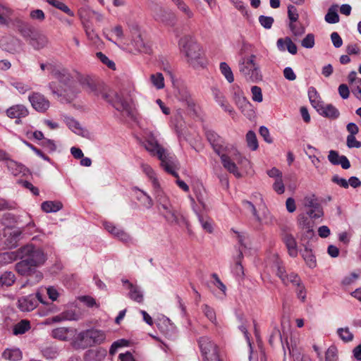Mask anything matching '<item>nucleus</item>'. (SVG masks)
Returning <instances> with one entry per match:
<instances>
[{
  "label": "nucleus",
  "mask_w": 361,
  "mask_h": 361,
  "mask_svg": "<svg viewBox=\"0 0 361 361\" xmlns=\"http://www.w3.org/2000/svg\"><path fill=\"white\" fill-rule=\"evenodd\" d=\"M76 75L78 82L86 92L101 97L111 104L118 111H129L128 103L118 93H108L104 89L97 87L89 77L82 76L78 73Z\"/></svg>",
  "instance_id": "obj_1"
},
{
  "label": "nucleus",
  "mask_w": 361,
  "mask_h": 361,
  "mask_svg": "<svg viewBox=\"0 0 361 361\" xmlns=\"http://www.w3.org/2000/svg\"><path fill=\"white\" fill-rule=\"evenodd\" d=\"M52 71V76L59 81V84L56 82L49 83V88L51 93L59 97L74 96V76L67 68L60 66H57L56 68Z\"/></svg>",
  "instance_id": "obj_2"
},
{
  "label": "nucleus",
  "mask_w": 361,
  "mask_h": 361,
  "mask_svg": "<svg viewBox=\"0 0 361 361\" xmlns=\"http://www.w3.org/2000/svg\"><path fill=\"white\" fill-rule=\"evenodd\" d=\"M178 45L180 53L185 56L187 62L190 66L194 68L204 66L202 49L192 36H183L180 39Z\"/></svg>",
  "instance_id": "obj_3"
},
{
  "label": "nucleus",
  "mask_w": 361,
  "mask_h": 361,
  "mask_svg": "<svg viewBox=\"0 0 361 361\" xmlns=\"http://www.w3.org/2000/svg\"><path fill=\"white\" fill-rule=\"evenodd\" d=\"M154 189L156 190L155 197L159 205V209H162L164 210L162 214L165 219L171 224H180L182 221L185 222V219L174 209L169 198L163 191L159 190V187Z\"/></svg>",
  "instance_id": "obj_4"
},
{
  "label": "nucleus",
  "mask_w": 361,
  "mask_h": 361,
  "mask_svg": "<svg viewBox=\"0 0 361 361\" xmlns=\"http://www.w3.org/2000/svg\"><path fill=\"white\" fill-rule=\"evenodd\" d=\"M256 56L251 54L249 57L242 56L238 61L239 72L247 80L257 82L262 80L259 66L255 62Z\"/></svg>",
  "instance_id": "obj_5"
},
{
  "label": "nucleus",
  "mask_w": 361,
  "mask_h": 361,
  "mask_svg": "<svg viewBox=\"0 0 361 361\" xmlns=\"http://www.w3.org/2000/svg\"><path fill=\"white\" fill-rule=\"evenodd\" d=\"M197 343L202 361H222L218 345L210 338L202 336L198 339Z\"/></svg>",
  "instance_id": "obj_6"
},
{
  "label": "nucleus",
  "mask_w": 361,
  "mask_h": 361,
  "mask_svg": "<svg viewBox=\"0 0 361 361\" xmlns=\"http://www.w3.org/2000/svg\"><path fill=\"white\" fill-rule=\"evenodd\" d=\"M19 252L22 259H25L31 264L39 267L46 262L47 256L44 251L32 245H26L20 248Z\"/></svg>",
  "instance_id": "obj_7"
},
{
  "label": "nucleus",
  "mask_w": 361,
  "mask_h": 361,
  "mask_svg": "<svg viewBox=\"0 0 361 361\" xmlns=\"http://www.w3.org/2000/svg\"><path fill=\"white\" fill-rule=\"evenodd\" d=\"M231 93L235 105L241 113L247 118H251L254 114L252 104L245 97L244 92L240 87L238 85H232L231 87Z\"/></svg>",
  "instance_id": "obj_8"
},
{
  "label": "nucleus",
  "mask_w": 361,
  "mask_h": 361,
  "mask_svg": "<svg viewBox=\"0 0 361 361\" xmlns=\"http://www.w3.org/2000/svg\"><path fill=\"white\" fill-rule=\"evenodd\" d=\"M220 157L221 164L224 168L228 171L230 173L240 178L242 177V173L240 172L237 165L234 162V159H236V157L239 155L238 152L233 147H231L227 149V152H221L218 154Z\"/></svg>",
  "instance_id": "obj_9"
},
{
  "label": "nucleus",
  "mask_w": 361,
  "mask_h": 361,
  "mask_svg": "<svg viewBox=\"0 0 361 361\" xmlns=\"http://www.w3.org/2000/svg\"><path fill=\"white\" fill-rule=\"evenodd\" d=\"M130 31L132 36L130 44L133 47V49L129 47V51L133 53H149L150 47L148 43L145 42L142 37L139 26L137 24L133 25L130 27Z\"/></svg>",
  "instance_id": "obj_10"
},
{
  "label": "nucleus",
  "mask_w": 361,
  "mask_h": 361,
  "mask_svg": "<svg viewBox=\"0 0 361 361\" xmlns=\"http://www.w3.org/2000/svg\"><path fill=\"white\" fill-rule=\"evenodd\" d=\"M21 234L22 232L19 229L4 228L0 232V247L5 249L16 247Z\"/></svg>",
  "instance_id": "obj_11"
},
{
  "label": "nucleus",
  "mask_w": 361,
  "mask_h": 361,
  "mask_svg": "<svg viewBox=\"0 0 361 361\" xmlns=\"http://www.w3.org/2000/svg\"><path fill=\"white\" fill-rule=\"evenodd\" d=\"M158 158L161 161V167L167 173L176 178L178 177V173L176 171L178 169V161L174 154L169 153L164 149L163 153L159 152Z\"/></svg>",
  "instance_id": "obj_12"
},
{
  "label": "nucleus",
  "mask_w": 361,
  "mask_h": 361,
  "mask_svg": "<svg viewBox=\"0 0 361 361\" xmlns=\"http://www.w3.org/2000/svg\"><path fill=\"white\" fill-rule=\"evenodd\" d=\"M38 302L46 304L42 294L39 292L36 295H29L20 298L18 300V307L23 312H30L37 306Z\"/></svg>",
  "instance_id": "obj_13"
},
{
  "label": "nucleus",
  "mask_w": 361,
  "mask_h": 361,
  "mask_svg": "<svg viewBox=\"0 0 361 361\" xmlns=\"http://www.w3.org/2000/svg\"><path fill=\"white\" fill-rule=\"evenodd\" d=\"M37 267L33 266L25 259L16 264V269L18 274L25 276H35V282H38L42 279V274L36 270Z\"/></svg>",
  "instance_id": "obj_14"
},
{
  "label": "nucleus",
  "mask_w": 361,
  "mask_h": 361,
  "mask_svg": "<svg viewBox=\"0 0 361 361\" xmlns=\"http://www.w3.org/2000/svg\"><path fill=\"white\" fill-rule=\"evenodd\" d=\"M205 135L214 151L220 154L221 152H227L231 147L226 145L224 139L212 130H207Z\"/></svg>",
  "instance_id": "obj_15"
},
{
  "label": "nucleus",
  "mask_w": 361,
  "mask_h": 361,
  "mask_svg": "<svg viewBox=\"0 0 361 361\" xmlns=\"http://www.w3.org/2000/svg\"><path fill=\"white\" fill-rule=\"evenodd\" d=\"M212 94L215 102L227 112L233 118L235 116L236 112L233 106L228 103L224 93L216 86L211 88Z\"/></svg>",
  "instance_id": "obj_16"
},
{
  "label": "nucleus",
  "mask_w": 361,
  "mask_h": 361,
  "mask_svg": "<svg viewBox=\"0 0 361 361\" xmlns=\"http://www.w3.org/2000/svg\"><path fill=\"white\" fill-rule=\"evenodd\" d=\"M298 225L302 232L303 238L310 239L314 235V221L307 214L305 213L299 214L298 217Z\"/></svg>",
  "instance_id": "obj_17"
},
{
  "label": "nucleus",
  "mask_w": 361,
  "mask_h": 361,
  "mask_svg": "<svg viewBox=\"0 0 361 361\" xmlns=\"http://www.w3.org/2000/svg\"><path fill=\"white\" fill-rule=\"evenodd\" d=\"M28 99L32 106L38 112L44 113L50 106L49 101L39 92H32L29 95Z\"/></svg>",
  "instance_id": "obj_18"
},
{
  "label": "nucleus",
  "mask_w": 361,
  "mask_h": 361,
  "mask_svg": "<svg viewBox=\"0 0 361 361\" xmlns=\"http://www.w3.org/2000/svg\"><path fill=\"white\" fill-rule=\"evenodd\" d=\"M29 44L35 50L47 47L49 43L48 37L38 31H35L28 39Z\"/></svg>",
  "instance_id": "obj_19"
},
{
  "label": "nucleus",
  "mask_w": 361,
  "mask_h": 361,
  "mask_svg": "<svg viewBox=\"0 0 361 361\" xmlns=\"http://www.w3.org/2000/svg\"><path fill=\"white\" fill-rule=\"evenodd\" d=\"M72 344L75 349H85L93 345L88 329L78 334L73 339Z\"/></svg>",
  "instance_id": "obj_20"
},
{
  "label": "nucleus",
  "mask_w": 361,
  "mask_h": 361,
  "mask_svg": "<svg viewBox=\"0 0 361 361\" xmlns=\"http://www.w3.org/2000/svg\"><path fill=\"white\" fill-rule=\"evenodd\" d=\"M6 115L11 118H16V123H20L21 118L26 117L29 111L27 109L23 104H16L9 107L6 111Z\"/></svg>",
  "instance_id": "obj_21"
},
{
  "label": "nucleus",
  "mask_w": 361,
  "mask_h": 361,
  "mask_svg": "<svg viewBox=\"0 0 361 361\" xmlns=\"http://www.w3.org/2000/svg\"><path fill=\"white\" fill-rule=\"evenodd\" d=\"M75 333L76 330L73 328L59 327L52 330L51 336L60 341H67L71 340Z\"/></svg>",
  "instance_id": "obj_22"
},
{
  "label": "nucleus",
  "mask_w": 361,
  "mask_h": 361,
  "mask_svg": "<svg viewBox=\"0 0 361 361\" xmlns=\"http://www.w3.org/2000/svg\"><path fill=\"white\" fill-rule=\"evenodd\" d=\"M328 160L333 165H341L343 169H348L350 163L345 155H339L336 150H330L328 154Z\"/></svg>",
  "instance_id": "obj_23"
},
{
  "label": "nucleus",
  "mask_w": 361,
  "mask_h": 361,
  "mask_svg": "<svg viewBox=\"0 0 361 361\" xmlns=\"http://www.w3.org/2000/svg\"><path fill=\"white\" fill-rule=\"evenodd\" d=\"M156 20L165 23L166 25L173 26L176 23V16L170 11L159 8V11L155 14Z\"/></svg>",
  "instance_id": "obj_24"
},
{
  "label": "nucleus",
  "mask_w": 361,
  "mask_h": 361,
  "mask_svg": "<svg viewBox=\"0 0 361 361\" xmlns=\"http://www.w3.org/2000/svg\"><path fill=\"white\" fill-rule=\"evenodd\" d=\"M133 191L137 200L139 201L144 207L149 209L153 207V200L147 192L137 187H134Z\"/></svg>",
  "instance_id": "obj_25"
},
{
  "label": "nucleus",
  "mask_w": 361,
  "mask_h": 361,
  "mask_svg": "<svg viewBox=\"0 0 361 361\" xmlns=\"http://www.w3.org/2000/svg\"><path fill=\"white\" fill-rule=\"evenodd\" d=\"M15 25L18 28V30L21 34V35L24 38L27 39V40L36 31L35 30L33 27L31 25H30L27 22H25L20 18H16L15 20Z\"/></svg>",
  "instance_id": "obj_26"
},
{
  "label": "nucleus",
  "mask_w": 361,
  "mask_h": 361,
  "mask_svg": "<svg viewBox=\"0 0 361 361\" xmlns=\"http://www.w3.org/2000/svg\"><path fill=\"white\" fill-rule=\"evenodd\" d=\"M6 166L8 171L15 176L20 174L25 175L27 169L22 164L12 159L11 157L6 163Z\"/></svg>",
  "instance_id": "obj_27"
},
{
  "label": "nucleus",
  "mask_w": 361,
  "mask_h": 361,
  "mask_svg": "<svg viewBox=\"0 0 361 361\" xmlns=\"http://www.w3.org/2000/svg\"><path fill=\"white\" fill-rule=\"evenodd\" d=\"M317 112L322 116L331 119H336L339 117V111L332 104L323 105L317 109Z\"/></svg>",
  "instance_id": "obj_28"
},
{
  "label": "nucleus",
  "mask_w": 361,
  "mask_h": 361,
  "mask_svg": "<svg viewBox=\"0 0 361 361\" xmlns=\"http://www.w3.org/2000/svg\"><path fill=\"white\" fill-rule=\"evenodd\" d=\"M283 240L288 249L289 255L292 257H297L298 254V249L296 240L293 235L286 233L283 236Z\"/></svg>",
  "instance_id": "obj_29"
},
{
  "label": "nucleus",
  "mask_w": 361,
  "mask_h": 361,
  "mask_svg": "<svg viewBox=\"0 0 361 361\" xmlns=\"http://www.w3.org/2000/svg\"><path fill=\"white\" fill-rule=\"evenodd\" d=\"M106 355V350L103 348L88 350L86 351L85 361H102Z\"/></svg>",
  "instance_id": "obj_30"
},
{
  "label": "nucleus",
  "mask_w": 361,
  "mask_h": 361,
  "mask_svg": "<svg viewBox=\"0 0 361 361\" xmlns=\"http://www.w3.org/2000/svg\"><path fill=\"white\" fill-rule=\"evenodd\" d=\"M145 149L153 155H159V152L163 153L165 149L163 148L154 137H149L145 143Z\"/></svg>",
  "instance_id": "obj_31"
},
{
  "label": "nucleus",
  "mask_w": 361,
  "mask_h": 361,
  "mask_svg": "<svg viewBox=\"0 0 361 361\" xmlns=\"http://www.w3.org/2000/svg\"><path fill=\"white\" fill-rule=\"evenodd\" d=\"M307 93L310 104L317 111V109H319L324 103L319 96V94L314 87H309Z\"/></svg>",
  "instance_id": "obj_32"
},
{
  "label": "nucleus",
  "mask_w": 361,
  "mask_h": 361,
  "mask_svg": "<svg viewBox=\"0 0 361 361\" xmlns=\"http://www.w3.org/2000/svg\"><path fill=\"white\" fill-rule=\"evenodd\" d=\"M129 293L128 294V297L133 300V301L137 303H142L144 300V296L142 290L140 287L137 286L133 285V283H129Z\"/></svg>",
  "instance_id": "obj_33"
},
{
  "label": "nucleus",
  "mask_w": 361,
  "mask_h": 361,
  "mask_svg": "<svg viewBox=\"0 0 361 361\" xmlns=\"http://www.w3.org/2000/svg\"><path fill=\"white\" fill-rule=\"evenodd\" d=\"M63 208L59 201H45L41 204V209L46 213L56 212Z\"/></svg>",
  "instance_id": "obj_34"
},
{
  "label": "nucleus",
  "mask_w": 361,
  "mask_h": 361,
  "mask_svg": "<svg viewBox=\"0 0 361 361\" xmlns=\"http://www.w3.org/2000/svg\"><path fill=\"white\" fill-rule=\"evenodd\" d=\"M141 169L145 175L151 180L154 188H158L159 187V181L156 177V173L153 169L148 164L142 163Z\"/></svg>",
  "instance_id": "obj_35"
},
{
  "label": "nucleus",
  "mask_w": 361,
  "mask_h": 361,
  "mask_svg": "<svg viewBox=\"0 0 361 361\" xmlns=\"http://www.w3.org/2000/svg\"><path fill=\"white\" fill-rule=\"evenodd\" d=\"M338 5H332L328 9L327 13L325 15V21L330 24L337 23L340 20L339 16L337 13Z\"/></svg>",
  "instance_id": "obj_36"
},
{
  "label": "nucleus",
  "mask_w": 361,
  "mask_h": 361,
  "mask_svg": "<svg viewBox=\"0 0 361 361\" xmlns=\"http://www.w3.org/2000/svg\"><path fill=\"white\" fill-rule=\"evenodd\" d=\"M30 329V322L27 319H23L13 326V334L16 336L24 334Z\"/></svg>",
  "instance_id": "obj_37"
},
{
  "label": "nucleus",
  "mask_w": 361,
  "mask_h": 361,
  "mask_svg": "<svg viewBox=\"0 0 361 361\" xmlns=\"http://www.w3.org/2000/svg\"><path fill=\"white\" fill-rule=\"evenodd\" d=\"M301 255L306 264L310 268L313 269L317 266L316 257L313 255L312 250L305 247Z\"/></svg>",
  "instance_id": "obj_38"
},
{
  "label": "nucleus",
  "mask_w": 361,
  "mask_h": 361,
  "mask_svg": "<svg viewBox=\"0 0 361 361\" xmlns=\"http://www.w3.org/2000/svg\"><path fill=\"white\" fill-rule=\"evenodd\" d=\"M219 70L228 83H232L234 81L233 71L227 63L221 62L219 64Z\"/></svg>",
  "instance_id": "obj_39"
},
{
  "label": "nucleus",
  "mask_w": 361,
  "mask_h": 361,
  "mask_svg": "<svg viewBox=\"0 0 361 361\" xmlns=\"http://www.w3.org/2000/svg\"><path fill=\"white\" fill-rule=\"evenodd\" d=\"M93 345L102 343L106 338L104 331L95 329H88Z\"/></svg>",
  "instance_id": "obj_40"
},
{
  "label": "nucleus",
  "mask_w": 361,
  "mask_h": 361,
  "mask_svg": "<svg viewBox=\"0 0 361 361\" xmlns=\"http://www.w3.org/2000/svg\"><path fill=\"white\" fill-rule=\"evenodd\" d=\"M288 349L290 355L292 356L293 359V361H312L311 358L308 355L302 354L297 348H294L291 345V347L288 346Z\"/></svg>",
  "instance_id": "obj_41"
},
{
  "label": "nucleus",
  "mask_w": 361,
  "mask_h": 361,
  "mask_svg": "<svg viewBox=\"0 0 361 361\" xmlns=\"http://www.w3.org/2000/svg\"><path fill=\"white\" fill-rule=\"evenodd\" d=\"M150 82L157 90H161L164 87V78L162 73H156L150 75Z\"/></svg>",
  "instance_id": "obj_42"
},
{
  "label": "nucleus",
  "mask_w": 361,
  "mask_h": 361,
  "mask_svg": "<svg viewBox=\"0 0 361 361\" xmlns=\"http://www.w3.org/2000/svg\"><path fill=\"white\" fill-rule=\"evenodd\" d=\"M288 27L295 37H301L305 32V27L300 23L297 22L289 23Z\"/></svg>",
  "instance_id": "obj_43"
},
{
  "label": "nucleus",
  "mask_w": 361,
  "mask_h": 361,
  "mask_svg": "<svg viewBox=\"0 0 361 361\" xmlns=\"http://www.w3.org/2000/svg\"><path fill=\"white\" fill-rule=\"evenodd\" d=\"M178 7V8L188 18H192L194 16V13L189 8V6L184 2L183 0H171Z\"/></svg>",
  "instance_id": "obj_44"
},
{
  "label": "nucleus",
  "mask_w": 361,
  "mask_h": 361,
  "mask_svg": "<svg viewBox=\"0 0 361 361\" xmlns=\"http://www.w3.org/2000/svg\"><path fill=\"white\" fill-rule=\"evenodd\" d=\"M3 356L9 360L17 361L22 358V353L18 348L7 349L4 352Z\"/></svg>",
  "instance_id": "obj_45"
},
{
  "label": "nucleus",
  "mask_w": 361,
  "mask_h": 361,
  "mask_svg": "<svg viewBox=\"0 0 361 361\" xmlns=\"http://www.w3.org/2000/svg\"><path fill=\"white\" fill-rule=\"evenodd\" d=\"M16 281V276L12 271H5L0 276V281L2 286H11Z\"/></svg>",
  "instance_id": "obj_46"
},
{
  "label": "nucleus",
  "mask_w": 361,
  "mask_h": 361,
  "mask_svg": "<svg viewBox=\"0 0 361 361\" xmlns=\"http://www.w3.org/2000/svg\"><path fill=\"white\" fill-rule=\"evenodd\" d=\"M337 334L339 338L345 343L352 341L354 338L353 333L350 332L348 327L338 328L337 329Z\"/></svg>",
  "instance_id": "obj_47"
},
{
  "label": "nucleus",
  "mask_w": 361,
  "mask_h": 361,
  "mask_svg": "<svg viewBox=\"0 0 361 361\" xmlns=\"http://www.w3.org/2000/svg\"><path fill=\"white\" fill-rule=\"evenodd\" d=\"M246 140L248 147L252 150H256L258 148V142L256 134L254 131L250 130L246 135Z\"/></svg>",
  "instance_id": "obj_48"
},
{
  "label": "nucleus",
  "mask_w": 361,
  "mask_h": 361,
  "mask_svg": "<svg viewBox=\"0 0 361 361\" xmlns=\"http://www.w3.org/2000/svg\"><path fill=\"white\" fill-rule=\"evenodd\" d=\"M66 123L72 131H73L75 133L80 134L82 131V129L78 121L75 120L73 118H66Z\"/></svg>",
  "instance_id": "obj_49"
},
{
  "label": "nucleus",
  "mask_w": 361,
  "mask_h": 361,
  "mask_svg": "<svg viewBox=\"0 0 361 361\" xmlns=\"http://www.w3.org/2000/svg\"><path fill=\"white\" fill-rule=\"evenodd\" d=\"M42 355L47 359H54L58 356V350L55 347L47 346L41 350Z\"/></svg>",
  "instance_id": "obj_50"
},
{
  "label": "nucleus",
  "mask_w": 361,
  "mask_h": 361,
  "mask_svg": "<svg viewBox=\"0 0 361 361\" xmlns=\"http://www.w3.org/2000/svg\"><path fill=\"white\" fill-rule=\"evenodd\" d=\"M243 257V252L239 250L238 258L235 261V264L233 269V273L237 276H243L244 275L243 267L241 264L240 259Z\"/></svg>",
  "instance_id": "obj_51"
},
{
  "label": "nucleus",
  "mask_w": 361,
  "mask_h": 361,
  "mask_svg": "<svg viewBox=\"0 0 361 361\" xmlns=\"http://www.w3.org/2000/svg\"><path fill=\"white\" fill-rule=\"evenodd\" d=\"M308 209L309 210L305 213V214H307L308 216L312 219H318L323 216V212L320 204Z\"/></svg>",
  "instance_id": "obj_52"
},
{
  "label": "nucleus",
  "mask_w": 361,
  "mask_h": 361,
  "mask_svg": "<svg viewBox=\"0 0 361 361\" xmlns=\"http://www.w3.org/2000/svg\"><path fill=\"white\" fill-rule=\"evenodd\" d=\"M258 20L259 24L267 30L271 29L274 22L273 17L264 15L259 16Z\"/></svg>",
  "instance_id": "obj_53"
},
{
  "label": "nucleus",
  "mask_w": 361,
  "mask_h": 361,
  "mask_svg": "<svg viewBox=\"0 0 361 361\" xmlns=\"http://www.w3.org/2000/svg\"><path fill=\"white\" fill-rule=\"evenodd\" d=\"M17 208V204L11 200L0 198V212L5 210H14Z\"/></svg>",
  "instance_id": "obj_54"
},
{
  "label": "nucleus",
  "mask_w": 361,
  "mask_h": 361,
  "mask_svg": "<svg viewBox=\"0 0 361 361\" xmlns=\"http://www.w3.org/2000/svg\"><path fill=\"white\" fill-rule=\"evenodd\" d=\"M243 204L244 206V207L249 212H250L253 216L255 217V220L259 222V223H261V218L259 216V215L257 213V211L256 209V207H255V205L250 201H247V200H244L243 201Z\"/></svg>",
  "instance_id": "obj_55"
},
{
  "label": "nucleus",
  "mask_w": 361,
  "mask_h": 361,
  "mask_svg": "<svg viewBox=\"0 0 361 361\" xmlns=\"http://www.w3.org/2000/svg\"><path fill=\"white\" fill-rule=\"evenodd\" d=\"M338 350L335 346H330L325 355L326 361H338Z\"/></svg>",
  "instance_id": "obj_56"
},
{
  "label": "nucleus",
  "mask_w": 361,
  "mask_h": 361,
  "mask_svg": "<svg viewBox=\"0 0 361 361\" xmlns=\"http://www.w3.org/2000/svg\"><path fill=\"white\" fill-rule=\"evenodd\" d=\"M314 44V35L312 33L307 34L301 42V45L306 49L313 48Z\"/></svg>",
  "instance_id": "obj_57"
},
{
  "label": "nucleus",
  "mask_w": 361,
  "mask_h": 361,
  "mask_svg": "<svg viewBox=\"0 0 361 361\" xmlns=\"http://www.w3.org/2000/svg\"><path fill=\"white\" fill-rule=\"evenodd\" d=\"M202 311L204 315L214 324H216V313L214 310L208 306L207 305H204L202 306Z\"/></svg>",
  "instance_id": "obj_58"
},
{
  "label": "nucleus",
  "mask_w": 361,
  "mask_h": 361,
  "mask_svg": "<svg viewBox=\"0 0 361 361\" xmlns=\"http://www.w3.org/2000/svg\"><path fill=\"white\" fill-rule=\"evenodd\" d=\"M97 56L104 64L106 65L109 68L112 70L116 69L115 63L110 60L105 54L102 52H97Z\"/></svg>",
  "instance_id": "obj_59"
},
{
  "label": "nucleus",
  "mask_w": 361,
  "mask_h": 361,
  "mask_svg": "<svg viewBox=\"0 0 361 361\" xmlns=\"http://www.w3.org/2000/svg\"><path fill=\"white\" fill-rule=\"evenodd\" d=\"M289 283H290L293 286H297L300 283H301V279L299 276L294 273L291 272L289 274H287V281L286 283H283L285 286H287Z\"/></svg>",
  "instance_id": "obj_60"
},
{
  "label": "nucleus",
  "mask_w": 361,
  "mask_h": 361,
  "mask_svg": "<svg viewBox=\"0 0 361 361\" xmlns=\"http://www.w3.org/2000/svg\"><path fill=\"white\" fill-rule=\"evenodd\" d=\"M128 343V341H126L125 339H120V340H118V341L114 342L110 347L109 353L111 355H114L116 353L118 348L123 347V346H127Z\"/></svg>",
  "instance_id": "obj_61"
},
{
  "label": "nucleus",
  "mask_w": 361,
  "mask_h": 361,
  "mask_svg": "<svg viewBox=\"0 0 361 361\" xmlns=\"http://www.w3.org/2000/svg\"><path fill=\"white\" fill-rule=\"evenodd\" d=\"M11 85L15 87L20 94H25L31 90V87L28 85L19 81L12 82Z\"/></svg>",
  "instance_id": "obj_62"
},
{
  "label": "nucleus",
  "mask_w": 361,
  "mask_h": 361,
  "mask_svg": "<svg viewBox=\"0 0 361 361\" xmlns=\"http://www.w3.org/2000/svg\"><path fill=\"white\" fill-rule=\"evenodd\" d=\"M252 99L254 102H261L263 100L262 89L258 86H253L251 88Z\"/></svg>",
  "instance_id": "obj_63"
},
{
  "label": "nucleus",
  "mask_w": 361,
  "mask_h": 361,
  "mask_svg": "<svg viewBox=\"0 0 361 361\" xmlns=\"http://www.w3.org/2000/svg\"><path fill=\"white\" fill-rule=\"evenodd\" d=\"M346 145L348 148H360L361 147V142L358 141L355 135H348L346 138Z\"/></svg>",
  "instance_id": "obj_64"
}]
</instances>
